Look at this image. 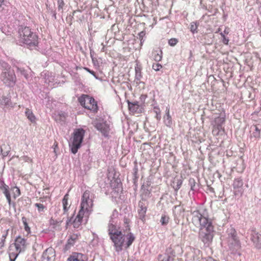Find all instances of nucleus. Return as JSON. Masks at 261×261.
Masks as SVG:
<instances>
[{
	"mask_svg": "<svg viewBox=\"0 0 261 261\" xmlns=\"http://www.w3.org/2000/svg\"><path fill=\"white\" fill-rule=\"evenodd\" d=\"M108 234L117 252L121 251L123 246L128 248L135 240V237L128 227L126 229H121L112 223L108 225Z\"/></svg>",
	"mask_w": 261,
	"mask_h": 261,
	"instance_id": "obj_1",
	"label": "nucleus"
},
{
	"mask_svg": "<svg viewBox=\"0 0 261 261\" xmlns=\"http://www.w3.org/2000/svg\"><path fill=\"white\" fill-rule=\"evenodd\" d=\"M19 40L29 47L36 46L38 44V36L28 27H21L19 29Z\"/></svg>",
	"mask_w": 261,
	"mask_h": 261,
	"instance_id": "obj_2",
	"label": "nucleus"
},
{
	"mask_svg": "<svg viewBox=\"0 0 261 261\" xmlns=\"http://www.w3.org/2000/svg\"><path fill=\"white\" fill-rule=\"evenodd\" d=\"M192 223L196 227H199V230L214 227L212 220L202 215L199 211L192 213Z\"/></svg>",
	"mask_w": 261,
	"mask_h": 261,
	"instance_id": "obj_3",
	"label": "nucleus"
},
{
	"mask_svg": "<svg viewBox=\"0 0 261 261\" xmlns=\"http://www.w3.org/2000/svg\"><path fill=\"white\" fill-rule=\"evenodd\" d=\"M93 194L88 190L83 193L81 198L80 210L86 213L88 217L93 211Z\"/></svg>",
	"mask_w": 261,
	"mask_h": 261,
	"instance_id": "obj_4",
	"label": "nucleus"
},
{
	"mask_svg": "<svg viewBox=\"0 0 261 261\" xmlns=\"http://www.w3.org/2000/svg\"><path fill=\"white\" fill-rule=\"evenodd\" d=\"M85 133V131L83 128H79L74 131L69 144L71 151L73 154H75L81 147Z\"/></svg>",
	"mask_w": 261,
	"mask_h": 261,
	"instance_id": "obj_5",
	"label": "nucleus"
},
{
	"mask_svg": "<svg viewBox=\"0 0 261 261\" xmlns=\"http://www.w3.org/2000/svg\"><path fill=\"white\" fill-rule=\"evenodd\" d=\"M78 100L81 105L93 113H97L98 106L97 102L92 97L88 95L83 94L79 98Z\"/></svg>",
	"mask_w": 261,
	"mask_h": 261,
	"instance_id": "obj_6",
	"label": "nucleus"
},
{
	"mask_svg": "<svg viewBox=\"0 0 261 261\" xmlns=\"http://www.w3.org/2000/svg\"><path fill=\"white\" fill-rule=\"evenodd\" d=\"M1 80L8 86H13L16 81V77L14 71L10 68L6 69L3 71L1 75Z\"/></svg>",
	"mask_w": 261,
	"mask_h": 261,
	"instance_id": "obj_7",
	"label": "nucleus"
},
{
	"mask_svg": "<svg viewBox=\"0 0 261 261\" xmlns=\"http://www.w3.org/2000/svg\"><path fill=\"white\" fill-rule=\"evenodd\" d=\"M214 227L199 231V237L201 241L205 245L209 246L214 237Z\"/></svg>",
	"mask_w": 261,
	"mask_h": 261,
	"instance_id": "obj_8",
	"label": "nucleus"
},
{
	"mask_svg": "<svg viewBox=\"0 0 261 261\" xmlns=\"http://www.w3.org/2000/svg\"><path fill=\"white\" fill-rule=\"evenodd\" d=\"M229 247L233 253H237L241 249V243L235 230L231 233L229 238Z\"/></svg>",
	"mask_w": 261,
	"mask_h": 261,
	"instance_id": "obj_9",
	"label": "nucleus"
},
{
	"mask_svg": "<svg viewBox=\"0 0 261 261\" xmlns=\"http://www.w3.org/2000/svg\"><path fill=\"white\" fill-rule=\"evenodd\" d=\"M147 205L144 200H140L138 203V213L139 218L142 221H145Z\"/></svg>",
	"mask_w": 261,
	"mask_h": 261,
	"instance_id": "obj_10",
	"label": "nucleus"
},
{
	"mask_svg": "<svg viewBox=\"0 0 261 261\" xmlns=\"http://www.w3.org/2000/svg\"><path fill=\"white\" fill-rule=\"evenodd\" d=\"M13 244L21 252L25 250L27 245V240L20 236L17 237L15 240V242Z\"/></svg>",
	"mask_w": 261,
	"mask_h": 261,
	"instance_id": "obj_11",
	"label": "nucleus"
},
{
	"mask_svg": "<svg viewBox=\"0 0 261 261\" xmlns=\"http://www.w3.org/2000/svg\"><path fill=\"white\" fill-rule=\"evenodd\" d=\"M66 261H88L87 256L81 253L73 252Z\"/></svg>",
	"mask_w": 261,
	"mask_h": 261,
	"instance_id": "obj_12",
	"label": "nucleus"
},
{
	"mask_svg": "<svg viewBox=\"0 0 261 261\" xmlns=\"http://www.w3.org/2000/svg\"><path fill=\"white\" fill-rule=\"evenodd\" d=\"M95 127L104 135H107L109 132V125L106 121H99L95 123Z\"/></svg>",
	"mask_w": 261,
	"mask_h": 261,
	"instance_id": "obj_13",
	"label": "nucleus"
},
{
	"mask_svg": "<svg viewBox=\"0 0 261 261\" xmlns=\"http://www.w3.org/2000/svg\"><path fill=\"white\" fill-rule=\"evenodd\" d=\"M44 261H54L55 259V252L51 248L46 249L42 254Z\"/></svg>",
	"mask_w": 261,
	"mask_h": 261,
	"instance_id": "obj_14",
	"label": "nucleus"
},
{
	"mask_svg": "<svg viewBox=\"0 0 261 261\" xmlns=\"http://www.w3.org/2000/svg\"><path fill=\"white\" fill-rule=\"evenodd\" d=\"M21 252L13 244L9 247L8 253L10 261H15L18 254Z\"/></svg>",
	"mask_w": 261,
	"mask_h": 261,
	"instance_id": "obj_15",
	"label": "nucleus"
},
{
	"mask_svg": "<svg viewBox=\"0 0 261 261\" xmlns=\"http://www.w3.org/2000/svg\"><path fill=\"white\" fill-rule=\"evenodd\" d=\"M84 216L87 217L86 213L80 210L78 214L72 222L74 228H79L81 225Z\"/></svg>",
	"mask_w": 261,
	"mask_h": 261,
	"instance_id": "obj_16",
	"label": "nucleus"
},
{
	"mask_svg": "<svg viewBox=\"0 0 261 261\" xmlns=\"http://www.w3.org/2000/svg\"><path fill=\"white\" fill-rule=\"evenodd\" d=\"M69 195L68 193L66 194L62 200L63 205V214L66 216H68V211L71 206V204L69 202Z\"/></svg>",
	"mask_w": 261,
	"mask_h": 261,
	"instance_id": "obj_17",
	"label": "nucleus"
},
{
	"mask_svg": "<svg viewBox=\"0 0 261 261\" xmlns=\"http://www.w3.org/2000/svg\"><path fill=\"white\" fill-rule=\"evenodd\" d=\"M129 110L134 114L141 113L142 112V108L139 105L137 101L131 102L127 101Z\"/></svg>",
	"mask_w": 261,
	"mask_h": 261,
	"instance_id": "obj_18",
	"label": "nucleus"
},
{
	"mask_svg": "<svg viewBox=\"0 0 261 261\" xmlns=\"http://www.w3.org/2000/svg\"><path fill=\"white\" fill-rule=\"evenodd\" d=\"M175 258L174 252L171 251L164 254H160L158 256L159 261H174Z\"/></svg>",
	"mask_w": 261,
	"mask_h": 261,
	"instance_id": "obj_19",
	"label": "nucleus"
},
{
	"mask_svg": "<svg viewBox=\"0 0 261 261\" xmlns=\"http://www.w3.org/2000/svg\"><path fill=\"white\" fill-rule=\"evenodd\" d=\"M0 189L3 191L9 204L10 205L11 203V198L9 186L6 185L4 182H2L1 185L0 186Z\"/></svg>",
	"mask_w": 261,
	"mask_h": 261,
	"instance_id": "obj_20",
	"label": "nucleus"
},
{
	"mask_svg": "<svg viewBox=\"0 0 261 261\" xmlns=\"http://www.w3.org/2000/svg\"><path fill=\"white\" fill-rule=\"evenodd\" d=\"M252 240L256 247L261 248V234L258 232L254 233L252 235Z\"/></svg>",
	"mask_w": 261,
	"mask_h": 261,
	"instance_id": "obj_21",
	"label": "nucleus"
},
{
	"mask_svg": "<svg viewBox=\"0 0 261 261\" xmlns=\"http://www.w3.org/2000/svg\"><path fill=\"white\" fill-rule=\"evenodd\" d=\"M25 114L27 118L32 123L36 122V117L33 114L32 111L29 108H26Z\"/></svg>",
	"mask_w": 261,
	"mask_h": 261,
	"instance_id": "obj_22",
	"label": "nucleus"
},
{
	"mask_svg": "<svg viewBox=\"0 0 261 261\" xmlns=\"http://www.w3.org/2000/svg\"><path fill=\"white\" fill-rule=\"evenodd\" d=\"M152 56L155 61H160L162 59V51L160 49L153 50Z\"/></svg>",
	"mask_w": 261,
	"mask_h": 261,
	"instance_id": "obj_23",
	"label": "nucleus"
},
{
	"mask_svg": "<svg viewBox=\"0 0 261 261\" xmlns=\"http://www.w3.org/2000/svg\"><path fill=\"white\" fill-rule=\"evenodd\" d=\"M80 235L76 234V233H73L71 234L67 241V245L69 246H72L75 243L79 240Z\"/></svg>",
	"mask_w": 261,
	"mask_h": 261,
	"instance_id": "obj_24",
	"label": "nucleus"
},
{
	"mask_svg": "<svg viewBox=\"0 0 261 261\" xmlns=\"http://www.w3.org/2000/svg\"><path fill=\"white\" fill-rule=\"evenodd\" d=\"M0 105L9 107L11 105V99L9 97L3 96L0 97Z\"/></svg>",
	"mask_w": 261,
	"mask_h": 261,
	"instance_id": "obj_25",
	"label": "nucleus"
},
{
	"mask_svg": "<svg viewBox=\"0 0 261 261\" xmlns=\"http://www.w3.org/2000/svg\"><path fill=\"white\" fill-rule=\"evenodd\" d=\"M11 191L14 199H16L20 195V190L17 187H12L11 188Z\"/></svg>",
	"mask_w": 261,
	"mask_h": 261,
	"instance_id": "obj_26",
	"label": "nucleus"
},
{
	"mask_svg": "<svg viewBox=\"0 0 261 261\" xmlns=\"http://www.w3.org/2000/svg\"><path fill=\"white\" fill-rule=\"evenodd\" d=\"M21 220L24 226V229L25 231L27 232V235H29V234L31 233V228L28 224L27 219L25 217H22L21 218Z\"/></svg>",
	"mask_w": 261,
	"mask_h": 261,
	"instance_id": "obj_27",
	"label": "nucleus"
},
{
	"mask_svg": "<svg viewBox=\"0 0 261 261\" xmlns=\"http://www.w3.org/2000/svg\"><path fill=\"white\" fill-rule=\"evenodd\" d=\"M223 129L222 126L221 124L215 125L213 127L212 133L214 136L219 135L220 131Z\"/></svg>",
	"mask_w": 261,
	"mask_h": 261,
	"instance_id": "obj_28",
	"label": "nucleus"
},
{
	"mask_svg": "<svg viewBox=\"0 0 261 261\" xmlns=\"http://www.w3.org/2000/svg\"><path fill=\"white\" fill-rule=\"evenodd\" d=\"M255 130L252 133V137L259 139L260 137V129L256 126L254 125Z\"/></svg>",
	"mask_w": 261,
	"mask_h": 261,
	"instance_id": "obj_29",
	"label": "nucleus"
},
{
	"mask_svg": "<svg viewBox=\"0 0 261 261\" xmlns=\"http://www.w3.org/2000/svg\"><path fill=\"white\" fill-rule=\"evenodd\" d=\"M34 205L37 208L38 211L39 213L43 212L46 209V206L42 203H36Z\"/></svg>",
	"mask_w": 261,
	"mask_h": 261,
	"instance_id": "obj_30",
	"label": "nucleus"
},
{
	"mask_svg": "<svg viewBox=\"0 0 261 261\" xmlns=\"http://www.w3.org/2000/svg\"><path fill=\"white\" fill-rule=\"evenodd\" d=\"M169 221V217L166 215H163L161 219V223L162 225H166Z\"/></svg>",
	"mask_w": 261,
	"mask_h": 261,
	"instance_id": "obj_31",
	"label": "nucleus"
},
{
	"mask_svg": "<svg viewBox=\"0 0 261 261\" xmlns=\"http://www.w3.org/2000/svg\"><path fill=\"white\" fill-rule=\"evenodd\" d=\"M62 221L61 220H56L51 217L49 220V224L55 227L58 225Z\"/></svg>",
	"mask_w": 261,
	"mask_h": 261,
	"instance_id": "obj_32",
	"label": "nucleus"
},
{
	"mask_svg": "<svg viewBox=\"0 0 261 261\" xmlns=\"http://www.w3.org/2000/svg\"><path fill=\"white\" fill-rule=\"evenodd\" d=\"M7 235V231L6 232L4 233L2 236V238L1 239V242H0V247L1 248H3L5 245Z\"/></svg>",
	"mask_w": 261,
	"mask_h": 261,
	"instance_id": "obj_33",
	"label": "nucleus"
},
{
	"mask_svg": "<svg viewBox=\"0 0 261 261\" xmlns=\"http://www.w3.org/2000/svg\"><path fill=\"white\" fill-rule=\"evenodd\" d=\"M58 9L59 11L62 10L63 7L65 5V3L63 0H58L57 2Z\"/></svg>",
	"mask_w": 261,
	"mask_h": 261,
	"instance_id": "obj_34",
	"label": "nucleus"
},
{
	"mask_svg": "<svg viewBox=\"0 0 261 261\" xmlns=\"http://www.w3.org/2000/svg\"><path fill=\"white\" fill-rule=\"evenodd\" d=\"M152 67L155 71H158L162 68V66L159 63H154L153 64Z\"/></svg>",
	"mask_w": 261,
	"mask_h": 261,
	"instance_id": "obj_35",
	"label": "nucleus"
},
{
	"mask_svg": "<svg viewBox=\"0 0 261 261\" xmlns=\"http://www.w3.org/2000/svg\"><path fill=\"white\" fill-rule=\"evenodd\" d=\"M220 35L221 36L222 38H223L222 42L224 44L227 45L228 44V42H229V41L228 38L226 37L225 35L223 33H220Z\"/></svg>",
	"mask_w": 261,
	"mask_h": 261,
	"instance_id": "obj_36",
	"label": "nucleus"
},
{
	"mask_svg": "<svg viewBox=\"0 0 261 261\" xmlns=\"http://www.w3.org/2000/svg\"><path fill=\"white\" fill-rule=\"evenodd\" d=\"M178 42V40L176 38H171L169 40L168 43L170 46H173Z\"/></svg>",
	"mask_w": 261,
	"mask_h": 261,
	"instance_id": "obj_37",
	"label": "nucleus"
},
{
	"mask_svg": "<svg viewBox=\"0 0 261 261\" xmlns=\"http://www.w3.org/2000/svg\"><path fill=\"white\" fill-rule=\"evenodd\" d=\"M129 222H130V220L127 218H124V228L122 229H126V228H127V227L130 229V226L129 225Z\"/></svg>",
	"mask_w": 261,
	"mask_h": 261,
	"instance_id": "obj_38",
	"label": "nucleus"
},
{
	"mask_svg": "<svg viewBox=\"0 0 261 261\" xmlns=\"http://www.w3.org/2000/svg\"><path fill=\"white\" fill-rule=\"evenodd\" d=\"M197 25L194 22L191 23L190 24L191 31L193 33H195V32H197Z\"/></svg>",
	"mask_w": 261,
	"mask_h": 261,
	"instance_id": "obj_39",
	"label": "nucleus"
},
{
	"mask_svg": "<svg viewBox=\"0 0 261 261\" xmlns=\"http://www.w3.org/2000/svg\"><path fill=\"white\" fill-rule=\"evenodd\" d=\"M22 160L25 162H28V163H33V160L30 157H29L28 156H23L22 157Z\"/></svg>",
	"mask_w": 261,
	"mask_h": 261,
	"instance_id": "obj_40",
	"label": "nucleus"
},
{
	"mask_svg": "<svg viewBox=\"0 0 261 261\" xmlns=\"http://www.w3.org/2000/svg\"><path fill=\"white\" fill-rule=\"evenodd\" d=\"M84 69L86 70L88 72H89L90 73H91V74H92L93 76H96V73L94 71L91 70L90 69H89L87 67H85Z\"/></svg>",
	"mask_w": 261,
	"mask_h": 261,
	"instance_id": "obj_41",
	"label": "nucleus"
},
{
	"mask_svg": "<svg viewBox=\"0 0 261 261\" xmlns=\"http://www.w3.org/2000/svg\"><path fill=\"white\" fill-rule=\"evenodd\" d=\"M59 115L62 120H64L66 118V115L65 113L59 114Z\"/></svg>",
	"mask_w": 261,
	"mask_h": 261,
	"instance_id": "obj_42",
	"label": "nucleus"
},
{
	"mask_svg": "<svg viewBox=\"0 0 261 261\" xmlns=\"http://www.w3.org/2000/svg\"><path fill=\"white\" fill-rule=\"evenodd\" d=\"M229 28L227 27H225V30H224V31L223 33L224 35L225 34L227 35V34H229Z\"/></svg>",
	"mask_w": 261,
	"mask_h": 261,
	"instance_id": "obj_43",
	"label": "nucleus"
},
{
	"mask_svg": "<svg viewBox=\"0 0 261 261\" xmlns=\"http://www.w3.org/2000/svg\"><path fill=\"white\" fill-rule=\"evenodd\" d=\"M167 119L169 120V122H171V116L170 115V114H169V110H168L167 112Z\"/></svg>",
	"mask_w": 261,
	"mask_h": 261,
	"instance_id": "obj_44",
	"label": "nucleus"
},
{
	"mask_svg": "<svg viewBox=\"0 0 261 261\" xmlns=\"http://www.w3.org/2000/svg\"><path fill=\"white\" fill-rule=\"evenodd\" d=\"M205 261H217L216 259H214V258L212 257H208L207 259H205Z\"/></svg>",
	"mask_w": 261,
	"mask_h": 261,
	"instance_id": "obj_45",
	"label": "nucleus"
},
{
	"mask_svg": "<svg viewBox=\"0 0 261 261\" xmlns=\"http://www.w3.org/2000/svg\"><path fill=\"white\" fill-rule=\"evenodd\" d=\"M135 70H136V73H137L138 72H140V68L139 67H136L135 68Z\"/></svg>",
	"mask_w": 261,
	"mask_h": 261,
	"instance_id": "obj_46",
	"label": "nucleus"
},
{
	"mask_svg": "<svg viewBox=\"0 0 261 261\" xmlns=\"http://www.w3.org/2000/svg\"><path fill=\"white\" fill-rule=\"evenodd\" d=\"M144 33L143 32H141L140 34H139V36H140V38L141 37H143V35H144Z\"/></svg>",
	"mask_w": 261,
	"mask_h": 261,
	"instance_id": "obj_47",
	"label": "nucleus"
},
{
	"mask_svg": "<svg viewBox=\"0 0 261 261\" xmlns=\"http://www.w3.org/2000/svg\"><path fill=\"white\" fill-rule=\"evenodd\" d=\"M24 76L25 77L26 79H28V75L27 74H26L24 75Z\"/></svg>",
	"mask_w": 261,
	"mask_h": 261,
	"instance_id": "obj_48",
	"label": "nucleus"
},
{
	"mask_svg": "<svg viewBox=\"0 0 261 261\" xmlns=\"http://www.w3.org/2000/svg\"><path fill=\"white\" fill-rule=\"evenodd\" d=\"M55 145V147H57L58 146V143H56L54 144Z\"/></svg>",
	"mask_w": 261,
	"mask_h": 261,
	"instance_id": "obj_49",
	"label": "nucleus"
},
{
	"mask_svg": "<svg viewBox=\"0 0 261 261\" xmlns=\"http://www.w3.org/2000/svg\"><path fill=\"white\" fill-rule=\"evenodd\" d=\"M55 145V147H57L58 146V143H56L54 144Z\"/></svg>",
	"mask_w": 261,
	"mask_h": 261,
	"instance_id": "obj_50",
	"label": "nucleus"
},
{
	"mask_svg": "<svg viewBox=\"0 0 261 261\" xmlns=\"http://www.w3.org/2000/svg\"><path fill=\"white\" fill-rule=\"evenodd\" d=\"M237 181L239 182V184H240L241 186L242 185V183L241 182H240L239 180H238Z\"/></svg>",
	"mask_w": 261,
	"mask_h": 261,
	"instance_id": "obj_51",
	"label": "nucleus"
}]
</instances>
